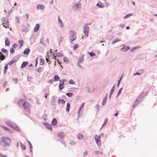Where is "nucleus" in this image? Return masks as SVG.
Masks as SVG:
<instances>
[{
    "label": "nucleus",
    "mask_w": 157,
    "mask_h": 157,
    "mask_svg": "<svg viewBox=\"0 0 157 157\" xmlns=\"http://www.w3.org/2000/svg\"><path fill=\"white\" fill-rule=\"evenodd\" d=\"M11 143V140L7 137L4 136L1 139V145L3 147H6L9 146Z\"/></svg>",
    "instance_id": "obj_1"
},
{
    "label": "nucleus",
    "mask_w": 157,
    "mask_h": 157,
    "mask_svg": "<svg viewBox=\"0 0 157 157\" xmlns=\"http://www.w3.org/2000/svg\"><path fill=\"white\" fill-rule=\"evenodd\" d=\"M104 136V133H102L100 135V136L98 135H95L94 136V139L96 140V142L98 147H100L101 145V141L100 138L101 136Z\"/></svg>",
    "instance_id": "obj_2"
},
{
    "label": "nucleus",
    "mask_w": 157,
    "mask_h": 157,
    "mask_svg": "<svg viewBox=\"0 0 157 157\" xmlns=\"http://www.w3.org/2000/svg\"><path fill=\"white\" fill-rule=\"evenodd\" d=\"M70 39L71 40V42L73 44L72 42L76 38V33L74 31H71L70 32Z\"/></svg>",
    "instance_id": "obj_3"
},
{
    "label": "nucleus",
    "mask_w": 157,
    "mask_h": 157,
    "mask_svg": "<svg viewBox=\"0 0 157 157\" xmlns=\"http://www.w3.org/2000/svg\"><path fill=\"white\" fill-rule=\"evenodd\" d=\"M89 31V28L88 27L87 25L86 24L84 26L83 30V32L85 34V36L87 37L88 36Z\"/></svg>",
    "instance_id": "obj_4"
},
{
    "label": "nucleus",
    "mask_w": 157,
    "mask_h": 157,
    "mask_svg": "<svg viewBox=\"0 0 157 157\" xmlns=\"http://www.w3.org/2000/svg\"><path fill=\"white\" fill-rule=\"evenodd\" d=\"M23 107L24 109L26 110L27 111H29V107L30 105L27 102H24V105H23Z\"/></svg>",
    "instance_id": "obj_5"
},
{
    "label": "nucleus",
    "mask_w": 157,
    "mask_h": 157,
    "mask_svg": "<svg viewBox=\"0 0 157 157\" xmlns=\"http://www.w3.org/2000/svg\"><path fill=\"white\" fill-rule=\"evenodd\" d=\"M115 86H114L112 89L111 90L109 93H107L105 98H110L111 97V95L113 93V91L114 88Z\"/></svg>",
    "instance_id": "obj_6"
},
{
    "label": "nucleus",
    "mask_w": 157,
    "mask_h": 157,
    "mask_svg": "<svg viewBox=\"0 0 157 157\" xmlns=\"http://www.w3.org/2000/svg\"><path fill=\"white\" fill-rule=\"evenodd\" d=\"M65 81V80L64 79H62L60 80V82H61V83H60L59 86V88L60 90H62L64 88V84Z\"/></svg>",
    "instance_id": "obj_7"
},
{
    "label": "nucleus",
    "mask_w": 157,
    "mask_h": 157,
    "mask_svg": "<svg viewBox=\"0 0 157 157\" xmlns=\"http://www.w3.org/2000/svg\"><path fill=\"white\" fill-rule=\"evenodd\" d=\"M81 4L79 3H78L75 4L73 6V9L74 10H75L78 8H79L81 7Z\"/></svg>",
    "instance_id": "obj_8"
},
{
    "label": "nucleus",
    "mask_w": 157,
    "mask_h": 157,
    "mask_svg": "<svg viewBox=\"0 0 157 157\" xmlns=\"http://www.w3.org/2000/svg\"><path fill=\"white\" fill-rule=\"evenodd\" d=\"M64 135L65 134L64 132L62 131H60L58 134V136L59 137L62 139H63L64 138Z\"/></svg>",
    "instance_id": "obj_9"
},
{
    "label": "nucleus",
    "mask_w": 157,
    "mask_h": 157,
    "mask_svg": "<svg viewBox=\"0 0 157 157\" xmlns=\"http://www.w3.org/2000/svg\"><path fill=\"white\" fill-rule=\"evenodd\" d=\"M6 124L12 128L13 126H14V123L9 121H7L6 122Z\"/></svg>",
    "instance_id": "obj_10"
},
{
    "label": "nucleus",
    "mask_w": 157,
    "mask_h": 157,
    "mask_svg": "<svg viewBox=\"0 0 157 157\" xmlns=\"http://www.w3.org/2000/svg\"><path fill=\"white\" fill-rule=\"evenodd\" d=\"M97 6L99 8H102L105 7V4L99 2V3H98L97 4Z\"/></svg>",
    "instance_id": "obj_11"
},
{
    "label": "nucleus",
    "mask_w": 157,
    "mask_h": 157,
    "mask_svg": "<svg viewBox=\"0 0 157 157\" xmlns=\"http://www.w3.org/2000/svg\"><path fill=\"white\" fill-rule=\"evenodd\" d=\"M45 124L46 127L49 130H52V127L51 125L48 123H44Z\"/></svg>",
    "instance_id": "obj_12"
},
{
    "label": "nucleus",
    "mask_w": 157,
    "mask_h": 157,
    "mask_svg": "<svg viewBox=\"0 0 157 157\" xmlns=\"http://www.w3.org/2000/svg\"><path fill=\"white\" fill-rule=\"evenodd\" d=\"M86 90H87L88 92H93L94 90V88L91 87V88H90L89 87H87L86 88Z\"/></svg>",
    "instance_id": "obj_13"
},
{
    "label": "nucleus",
    "mask_w": 157,
    "mask_h": 157,
    "mask_svg": "<svg viewBox=\"0 0 157 157\" xmlns=\"http://www.w3.org/2000/svg\"><path fill=\"white\" fill-rule=\"evenodd\" d=\"M45 7L44 6L42 5H39L37 6V9H40L41 10H43L44 8Z\"/></svg>",
    "instance_id": "obj_14"
},
{
    "label": "nucleus",
    "mask_w": 157,
    "mask_h": 157,
    "mask_svg": "<svg viewBox=\"0 0 157 157\" xmlns=\"http://www.w3.org/2000/svg\"><path fill=\"white\" fill-rule=\"evenodd\" d=\"M13 128H14L15 130H16L20 132V131L21 129L19 128V127L17 126V125H16L15 124H14V126H13L12 127Z\"/></svg>",
    "instance_id": "obj_15"
},
{
    "label": "nucleus",
    "mask_w": 157,
    "mask_h": 157,
    "mask_svg": "<svg viewBox=\"0 0 157 157\" xmlns=\"http://www.w3.org/2000/svg\"><path fill=\"white\" fill-rule=\"evenodd\" d=\"M40 27V26L38 24H36L34 28V31L35 32H37L39 29Z\"/></svg>",
    "instance_id": "obj_16"
},
{
    "label": "nucleus",
    "mask_w": 157,
    "mask_h": 157,
    "mask_svg": "<svg viewBox=\"0 0 157 157\" xmlns=\"http://www.w3.org/2000/svg\"><path fill=\"white\" fill-rule=\"evenodd\" d=\"M139 99H137V100L135 101L134 103V104L133 105V107H136V105L139 103V102L140 101V100L141 101H142L141 99H139Z\"/></svg>",
    "instance_id": "obj_17"
},
{
    "label": "nucleus",
    "mask_w": 157,
    "mask_h": 157,
    "mask_svg": "<svg viewBox=\"0 0 157 157\" xmlns=\"http://www.w3.org/2000/svg\"><path fill=\"white\" fill-rule=\"evenodd\" d=\"M130 49V47L128 46H126L122 48L121 49V50L123 51L124 52H126L128 51Z\"/></svg>",
    "instance_id": "obj_18"
},
{
    "label": "nucleus",
    "mask_w": 157,
    "mask_h": 157,
    "mask_svg": "<svg viewBox=\"0 0 157 157\" xmlns=\"http://www.w3.org/2000/svg\"><path fill=\"white\" fill-rule=\"evenodd\" d=\"M24 102H25L23 99H21L20 101L18 102V104L21 106H23Z\"/></svg>",
    "instance_id": "obj_19"
},
{
    "label": "nucleus",
    "mask_w": 157,
    "mask_h": 157,
    "mask_svg": "<svg viewBox=\"0 0 157 157\" xmlns=\"http://www.w3.org/2000/svg\"><path fill=\"white\" fill-rule=\"evenodd\" d=\"M28 64V63L27 62H24L21 65V67L22 68H24L26 66H27Z\"/></svg>",
    "instance_id": "obj_20"
},
{
    "label": "nucleus",
    "mask_w": 157,
    "mask_h": 157,
    "mask_svg": "<svg viewBox=\"0 0 157 157\" xmlns=\"http://www.w3.org/2000/svg\"><path fill=\"white\" fill-rule=\"evenodd\" d=\"M30 51V49L29 48L25 49L24 51V54L25 55H28Z\"/></svg>",
    "instance_id": "obj_21"
},
{
    "label": "nucleus",
    "mask_w": 157,
    "mask_h": 157,
    "mask_svg": "<svg viewBox=\"0 0 157 157\" xmlns=\"http://www.w3.org/2000/svg\"><path fill=\"white\" fill-rule=\"evenodd\" d=\"M18 44L20 46V47L21 48L23 45L24 42L23 40H20L18 41Z\"/></svg>",
    "instance_id": "obj_22"
},
{
    "label": "nucleus",
    "mask_w": 157,
    "mask_h": 157,
    "mask_svg": "<svg viewBox=\"0 0 157 157\" xmlns=\"http://www.w3.org/2000/svg\"><path fill=\"white\" fill-rule=\"evenodd\" d=\"M57 123V121L56 118H54L52 121V124L53 125H55Z\"/></svg>",
    "instance_id": "obj_23"
},
{
    "label": "nucleus",
    "mask_w": 157,
    "mask_h": 157,
    "mask_svg": "<svg viewBox=\"0 0 157 157\" xmlns=\"http://www.w3.org/2000/svg\"><path fill=\"white\" fill-rule=\"evenodd\" d=\"M70 104L69 103H67V107H66V110L68 112H69V110H70Z\"/></svg>",
    "instance_id": "obj_24"
},
{
    "label": "nucleus",
    "mask_w": 157,
    "mask_h": 157,
    "mask_svg": "<svg viewBox=\"0 0 157 157\" xmlns=\"http://www.w3.org/2000/svg\"><path fill=\"white\" fill-rule=\"evenodd\" d=\"M58 21H59V23L60 24L61 27H63L64 25H63V23L62 22V20L60 19V17H58Z\"/></svg>",
    "instance_id": "obj_25"
},
{
    "label": "nucleus",
    "mask_w": 157,
    "mask_h": 157,
    "mask_svg": "<svg viewBox=\"0 0 157 157\" xmlns=\"http://www.w3.org/2000/svg\"><path fill=\"white\" fill-rule=\"evenodd\" d=\"M0 54H1V55L0 56V59L2 60L5 59V56L1 52H0Z\"/></svg>",
    "instance_id": "obj_26"
},
{
    "label": "nucleus",
    "mask_w": 157,
    "mask_h": 157,
    "mask_svg": "<svg viewBox=\"0 0 157 157\" xmlns=\"http://www.w3.org/2000/svg\"><path fill=\"white\" fill-rule=\"evenodd\" d=\"M59 78L58 75H55L54 77V80L55 81H58L59 80Z\"/></svg>",
    "instance_id": "obj_27"
},
{
    "label": "nucleus",
    "mask_w": 157,
    "mask_h": 157,
    "mask_svg": "<svg viewBox=\"0 0 157 157\" xmlns=\"http://www.w3.org/2000/svg\"><path fill=\"white\" fill-rule=\"evenodd\" d=\"M3 24L4 26L6 28H7L9 27V23L8 21L6 23H5L4 24L3 23Z\"/></svg>",
    "instance_id": "obj_28"
},
{
    "label": "nucleus",
    "mask_w": 157,
    "mask_h": 157,
    "mask_svg": "<svg viewBox=\"0 0 157 157\" xmlns=\"http://www.w3.org/2000/svg\"><path fill=\"white\" fill-rule=\"evenodd\" d=\"M5 44H6L7 46H9L10 45V40L8 39H7L6 40Z\"/></svg>",
    "instance_id": "obj_29"
},
{
    "label": "nucleus",
    "mask_w": 157,
    "mask_h": 157,
    "mask_svg": "<svg viewBox=\"0 0 157 157\" xmlns=\"http://www.w3.org/2000/svg\"><path fill=\"white\" fill-rule=\"evenodd\" d=\"M42 118L44 121L47 120V115L46 114H44L42 116Z\"/></svg>",
    "instance_id": "obj_30"
},
{
    "label": "nucleus",
    "mask_w": 157,
    "mask_h": 157,
    "mask_svg": "<svg viewBox=\"0 0 157 157\" xmlns=\"http://www.w3.org/2000/svg\"><path fill=\"white\" fill-rule=\"evenodd\" d=\"M58 102L59 104V103H61V102L62 104H63V103H65V101L63 99H59L58 101Z\"/></svg>",
    "instance_id": "obj_31"
},
{
    "label": "nucleus",
    "mask_w": 157,
    "mask_h": 157,
    "mask_svg": "<svg viewBox=\"0 0 157 157\" xmlns=\"http://www.w3.org/2000/svg\"><path fill=\"white\" fill-rule=\"evenodd\" d=\"M121 40L118 38V39H116L115 40H114L112 42V44H114L115 43H116V42H118V41H120Z\"/></svg>",
    "instance_id": "obj_32"
},
{
    "label": "nucleus",
    "mask_w": 157,
    "mask_h": 157,
    "mask_svg": "<svg viewBox=\"0 0 157 157\" xmlns=\"http://www.w3.org/2000/svg\"><path fill=\"white\" fill-rule=\"evenodd\" d=\"M84 105H85V103H83L82 104L81 106L80 107L79 109L78 110V113H80V112L82 108L84 106Z\"/></svg>",
    "instance_id": "obj_33"
},
{
    "label": "nucleus",
    "mask_w": 157,
    "mask_h": 157,
    "mask_svg": "<svg viewBox=\"0 0 157 157\" xmlns=\"http://www.w3.org/2000/svg\"><path fill=\"white\" fill-rule=\"evenodd\" d=\"M140 71L141 72L140 73L139 72H136V73H135L134 74V75H141L142 74V73L143 72L144 70H140Z\"/></svg>",
    "instance_id": "obj_34"
},
{
    "label": "nucleus",
    "mask_w": 157,
    "mask_h": 157,
    "mask_svg": "<svg viewBox=\"0 0 157 157\" xmlns=\"http://www.w3.org/2000/svg\"><path fill=\"white\" fill-rule=\"evenodd\" d=\"M83 136L81 134H78V138L79 140L82 139L83 138Z\"/></svg>",
    "instance_id": "obj_35"
},
{
    "label": "nucleus",
    "mask_w": 157,
    "mask_h": 157,
    "mask_svg": "<svg viewBox=\"0 0 157 157\" xmlns=\"http://www.w3.org/2000/svg\"><path fill=\"white\" fill-rule=\"evenodd\" d=\"M107 101V99H104L103 102H102V104L103 105H105Z\"/></svg>",
    "instance_id": "obj_36"
},
{
    "label": "nucleus",
    "mask_w": 157,
    "mask_h": 157,
    "mask_svg": "<svg viewBox=\"0 0 157 157\" xmlns=\"http://www.w3.org/2000/svg\"><path fill=\"white\" fill-rule=\"evenodd\" d=\"M147 94L146 92H143L140 95V97L141 98L144 97L145 95H147Z\"/></svg>",
    "instance_id": "obj_37"
},
{
    "label": "nucleus",
    "mask_w": 157,
    "mask_h": 157,
    "mask_svg": "<svg viewBox=\"0 0 157 157\" xmlns=\"http://www.w3.org/2000/svg\"><path fill=\"white\" fill-rule=\"evenodd\" d=\"M8 65L7 64H6L5 66L4 67V73H6V70L8 69Z\"/></svg>",
    "instance_id": "obj_38"
},
{
    "label": "nucleus",
    "mask_w": 157,
    "mask_h": 157,
    "mask_svg": "<svg viewBox=\"0 0 157 157\" xmlns=\"http://www.w3.org/2000/svg\"><path fill=\"white\" fill-rule=\"evenodd\" d=\"M108 121V119L107 118H106L105 120V121L104 122V123L102 125V127H101V128L100 129V130L101 129V128L103 127L104 126H105V124H106V122L107 121Z\"/></svg>",
    "instance_id": "obj_39"
},
{
    "label": "nucleus",
    "mask_w": 157,
    "mask_h": 157,
    "mask_svg": "<svg viewBox=\"0 0 157 157\" xmlns=\"http://www.w3.org/2000/svg\"><path fill=\"white\" fill-rule=\"evenodd\" d=\"M73 94V93H68L66 94V95L69 97H71L72 96Z\"/></svg>",
    "instance_id": "obj_40"
},
{
    "label": "nucleus",
    "mask_w": 157,
    "mask_h": 157,
    "mask_svg": "<svg viewBox=\"0 0 157 157\" xmlns=\"http://www.w3.org/2000/svg\"><path fill=\"white\" fill-rule=\"evenodd\" d=\"M96 108V109L97 110V113H98L99 109L100 108V107L98 105H97L95 106Z\"/></svg>",
    "instance_id": "obj_41"
},
{
    "label": "nucleus",
    "mask_w": 157,
    "mask_h": 157,
    "mask_svg": "<svg viewBox=\"0 0 157 157\" xmlns=\"http://www.w3.org/2000/svg\"><path fill=\"white\" fill-rule=\"evenodd\" d=\"M20 144H21V148L23 150L25 149L26 147L25 145H23L21 142H20Z\"/></svg>",
    "instance_id": "obj_42"
},
{
    "label": "nucleus",
    "mask_w": 157,
    "mask_h": 157,
    "mask_svg": "<svg viewBox=\"0 0 157 157\" xmlns=\"http://www.w3.org/2000/svg\"><path fill=\"white\" fill-rule=\"evenodd\" d=\"M63 60L66 63H68L69 62L68 60V59L66 57L63 58Z\"/></svg>",
    "instance_id": "obj_43"
},
{
    "label": "nucleus",
    "mask_w": 157,
    "mask_h": 157,
    "mask_svg": "<svg viewBox=\"0 0 157 157\" xmlns=\"http://www.w3.org/2000/svg\"><path fill=\"white\" fill-rule=\"evenodd\" d=\"M89 53L90 54V56H93L95 55V53L92 52H89Z\"/></svg>",
    "instance_id": "obj_44"
},
{
    "label": "nucleus",
    "mask_w": 157,
    "mask_h": 157,
    "mask_svg": "<svg viewBox=\"0 0 157 157\" xmlns=\"http://www.w3.org/2000/svg\"><path fill=\"white\" fill-rule=\"evenodd\" d=\"M2 128H3V129L5 130H7L9 132H10V130L9 128H7L5 126H2Z\"/></svg>",
    "instance_id": "obj_45"
},
{
    "label": "nucleus",
    "mask_w": 157,
    "mask_h": 157,
    "mask_svg": "<svg viewBox=\"0 0 157 157\" xmlns=\"http://www.w3.org/2000/svg\"><path fill=\"white\" fill-rule=\"evenodd\" d=\"M78 44H75L74 46V50H75L78 47Z\"/></svg>",
    "instance_id": "obj_46"
},
{
    "label": "nucleus",
    "mask_w": 157,
    "mask_h": 157,
    "mask_svg": "<svg viewBox=\"0 0 157 157\" xmlns=\"http://www.w3.org/2000/svg\"><path fill=\"white\" fill-rule=\"evenodd\" d=\"M63 40V37L62 36H60L59 39V42H61Z\"/></svg>",
    "instance_id": "obj_47"
},
{
    "label": "nucleus",
    "mask_w": 157,
    "mask_h": 157,
    "mask_svg": "<svg viewBox=\"0 0 157 157\" xmlns=\"http://www.w3.org/2000/svg\"><path fill=\"white\" fill-rule=\"evenodd\" d=\"M94 153L96 154V155H98V154L99 153V154H102V153L101 152H100V151H96L94 152Z\"/></svg>",
    "instance_id": "obj_48"
},
{
    "label": "nucleus",
    "mask_w": 157,
    "mask_h": 157,
    "mask_svg": "<svg viewBox=\"0 0 157 157\" xmlns=\"http://www.w3.org/2000/svg\"><path fill=\"white\" fill-rule=\"evenodd\" d=\"M83 58L81 57L79 58V60H78V62H80V63L82 62H83Z\"/></svg>",
    "instance_id": "obj_49"
},
{
    "label": "nucleus",
    "mask_w": 157,
    "mask_h": 157,
    "mask_svg": "<svg viewBox=\"0 0 157 157\" xmlns=\"http://www.w3.org/2000/svg\"><path fill=\"white\" fill-rule=\"evenodd\" d=\"M1 51L2 52L4 53L6 52L7 51L4 48H3L2 49Z\"/></svg>",
    "instance_id": "obj_50"
},
{
    "label": "nucleus",
    "mask_w": 157,
    "mask_h": 157,
    "mask_svg": "<svg viewBox=\"0 0 157 157\" xmlns=\"http://www.w3.org/2000/svg\"><path fill=\"white\" fill-rule=\"evenodd\" d=\"M14 63V61L13 60L10 61L8 63L9 65H11Z\"/></svg>",
    "instance_id": "obj_51"
},
{
    "label": "nucleus",
    "mask_w": 157,
    "mask_h": 157,
    "mask_svg": "<svg viewBox=\"0 0 157 157\" xmlns=\"http://www.w3.org/2000/svg\"><path fill=\"white\" fill-rule=\"evenodd\" d=\"M10 52L11 53H13L14 52V50L13 48H11L10 49Z\"/></svg>",
    "instance_id": "obj_52"
},
{
    "label": "nucleus",
    "mask_w": 157,
    "mask_h": 157,
    "mask_svg": "<svg viewBox=\"0 0 157 157\" xmlns=\"http://www.w3.org/2000/svg\"><path fill=\"white\" fill-rule=\"evenodd\" d=\"M88 154V152L87 151H86L83 154V157H84L85 155H87Z\"/></svg>",
    "instance_id": "obj_53"
},
{
    "label": "nucleus",
    "mask_w": 157,
    "mask_h": 157,
    "mask_svg": "<svg viewBox=\"0 0 157 157\" xmlns=\"http://www.w3.org/2000/svg\"><path fill=\"white\" fill-rule=\"evenodd\" d=\"M42 67H41L40 68H38L37 69V71L39 72H41V69H42Z\"/></svg>",
    "instance_id": "obj_54"
},
{
    "label": "nucleus",
    "mask_w": 157,
    "mask_h": 157,
    "mask_svg": "<svg viewBox=\"0 0 157 157\" xmlns=\"http://www.w3.org/2000/svg\"><path fill=\"white\" fill-rule=\"evenodd\" d=\"M131 14H128V15H126L125 16H124V19H125V18H128L130 16H131Z\"/></svg>",
    "instance_id": "obj_55"
},
{
    "label": "nucleus",
    "mask_w": 157,
    "mask_h": 157,
    "mask_svg": "<svg viewBox=\"0 0 157 157\" xmlns=\"http://www.w3.org/2000/svg\"><path fill=\"white\" fill-rule=\"evenodd\" d=\"M0 157H7V156L6 155L0 154Z\"/></svg>",
    "instance_id": "obj_56"
},
{
    "label": "nucleus",
    "mask_w": 157,
    "mask_h": 157,
    "mask_svg": "<svg viewBox=\"0 0 157 157\" xmlns=\"http://www.w3.org/2000/svg\"><path fill=\"white\" fill-rule=\"evenodd\" d=\"M13 81H14V82L15 83H16L17 82H18V79L17 78H14L13 79Z\"/></svg>",
    "instance_id": "obj_57"
},
{
    "label": "nucleus",
    "mask_w": 157,
    "mask_h": 157,
    "mask_svg": "<svg viewBox=\"0 0 157 157\" xmlns=\"http://www.w3.org/2000/svg\"><path fill=\"white\" fill-rule=\"evenodd\" d=\"M70 144L72 145H75V143L74 141H71L70 142Z\"/></svg>",
    "instance_id": "obj_58"
},
{
    "label": "nucleus",
    "mask_w": 157,
    "mask_h": 157,
    "mask_svg": "<svg viewBox=\"0 0 157 157\" xmlns=\"http://www.w3.org/2000/svg\"><path fill=\"white\" fill-rule=\"evenodd\" d=\"M69 83L70 84H73L74 83V82L73 81V80H71L69 82Z\"/></svg>",
    "instance_id": "obj_59"
},
{
    "label": "nucleus",
    "mask_w": 157,
    "mask_h": 157,
    "mask_svg": "<svg viewBox=\"0 0 157 157\" xmlns=\"http://www.w3.org/2000/svg\"><path fill=\"white\" fill-rule=\"evenodd\" d=\"M17 47V45L16 44H14L13 46V48H15Z\"/></svg>",
    "instance_id": "obj_60"
},
{
    "label": "nucleus",
    "mask_w": 157,
    "mask_h": 157,
    "mask_svg": "<svg viewBox=\"0 0 157 157\" xmlns=\"http://www.w3.org/2000/svg\"><path fill=\"white\" fill-rule=\"evenodd\" d=\"M25 17H26V19L27 20H28L29 17V15L28 13H26L25 14Z\"/></svg>",
    "instance_id": "obj_61"
},
{
    "label": "nucleus",
    "mask_w": 157,
    "mask_h": 157,
    "mask_svg": "<svg viewBox=\"0 0 157 157\" xmlns=\"http://www.w3.org/2000/svg\"><path fill=\"white\" fill-rule=\"evenodd\" d=\"M46 60L47 62L48 63V64H49L50 63H51V61H50V60H48V58H46Z\"/></svg>",
    "instance_id": "obj_62"
},
{
    "label": "nucleus",
    "mask_w": 157,
    "mask_h": 157,
    "mask_svg": "<svg viewBox=\"0 0 157 157\" xmlns=\"http://www.w3.org/2000/svg\"><path fill=\"white\" fill-rule=\"evenodd\" d=\"M28 142L29 144L30 148V149L32 148L33 147H32L31 144L30 143V142L29 141H28Z\"/></svg>",
    "instance_id": "obj_63"
},
{
    "label": "nucleus",
    "mask_w": 157,
    "mask_h": 157,
    "mask_svg": "<svg viewBox=\"0 0 157 157\" xmlns=\"http://www.w3.org/2000/svg\"><path fill=\"white\" fill-rule=\"evenodd\" d=\"M53 81V79H52L50 80L48 82H49V83H52V82Z\"/></svg>",
    "instance_id": "obj_64"
}]
</instances>
